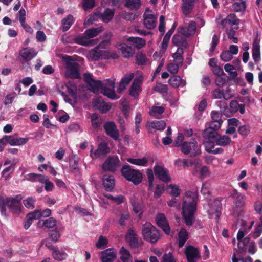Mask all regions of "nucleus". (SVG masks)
I'll use <instances>...</instances> for the list:
<instances>
[{
	"instance_id": "1",
	"label": "nucleus",
	"mask_w": 262,
	"mask_h": 262,
	"mask_svg": "<svg viewBox=\"0 0 262 262\" xmlns=\"http://www.w3.org/2000/svg\"><path fill=\"white\" fill-rule=\"evenodd\" d=\"M84 81L89 86V89L94 93H101L111 99H117L115 92V79H109L103 81L95 80L90 73H85L83 75Z\"/></svg>"
},
{
	"instance_id": "2",
	"label": "nucleus",
	"mask_w": 262,
	"mask_h": 262,
	"mask_svg": "<svg viewBox=\"0 0 262 262\" xmlns=\"http://www.w3.org/2000/svg\"><path fill=\"white\" fill-rule=\"evenodd\" d=\"M186 196L191 201H185L183 203L182 215L186 224L191 226L194 220V213L196 210L198 193L197 191H187Z\"/></svg>"
},
{
	"instance_id": "3",
	"label": "nucleus",
	"mask_w": 262,
	"mask_h": 262,
	"mask_svg": "<svg viewBox=\"0 0 262 262\" xmlns=\"http://www.w3.org/2000/svg\"><path fill=\"white\" fill-rule=\"evenodd\" d=\"M23 197L21 195H16L14 196L0 197V211L3 216H6V206L15 214H19L21 211V201Z\"/></svg>"
},
{
	"instance_id": "4",
	"label": "nucleus",
	"mask_w": 262,
	"mask_h": 262,
	"mask_svg": "<svg viewBox=\"0 0 262 262\" xmlns=\"http://www.w3.org/2000/svg\"><path fill=\"white\" fill-rule=\"evenodd\" d=\"M64 62L66 68L65 76L66 77L78 79L80 77L78 63L71 57L68 55H64L62 58Z\"/></svg>"
},
{
	"instance_id": "5",
	"label": "nucleus",
	"mask_w": 262,
	"mask_h": 262,
	"mask_svg": "<svg viewBox=\"0 0 262 262\" xmlns=\"http://www.w3.org/2000/svg\"><path fill=\"white\" fill-rule=\"evenodd\" d=\"M122 176L127 181L135 185H138L142 181V174L138 170H136L129 165H124L121 169Z\"/></svg>"
},
{
	"instance_id": "6",
	"label": "nucleus",
	"mask_w": 262,
	"mask_h": 262,
	"mask_svg": "<svg viewBox=\"0 0 262 262\" xmlns=\"http://www.w3.org/2000/svg\"><path fill=\"white\" fill-rule=\"evenodd\" d=\"M142 233L143 238L152 244L157 243L160 238L159 231L149 222H146L143 225Z\"/></svg>"
},
{
	"instance_id": "7",
	"label": "nucleus",
	"mask_w": 262,
	"mask_h": 262,
	"mask_svg": "<svg viewBox=\"0 0 262 262\" xmlns=\"http://www.w3.org/2000/svg\"><path fill=\"white\" fill-rule=\"evenodd\" d=\"M109 41H102L98 46L91 50L88 53V58L94 61L105 58L107 57V52L104 49L108 45Z\"/></svg>"
},
{
	"instance_id": "8",
	"label": "nucleus",
	"mask_w": 262,
	"mask_h": 262,
	"mask_svg": "<svg viewBox=\"0 0 262 262\" xmlns=\"http://www.w3.org/2000/svg\"><path fill=\"white\" fill-rule=\"evenodd\" d=\"M207 202V204H204L203 205L204 209L206 210L210 218L214 217L215 219L218 221L221 215L222 209L221 201L216 199L212 203H211V200L210 202Z\"/></svg>"
},
{
	"instance_id": "9",
	"label": "nucleus",
	"mask_w": 262,
	"mask_h": 262,
	"mask_svg": "<svg viewBox=\"0 0 262 262\" xmlns=\"http://www.w3.org/2000/svg\"><path fill=\"white\" fill-rule=\"evenodd\" d=\"M114 15L113 10L110 9H106L103 13L99 12H96L91 15L90 17L84 21V25L92 24L100 18L102 21L105 23L109 22L112 20Z\"/></svg>"
},
{
	"instance_id": "10",
	"label": "nucleus",
	"mask_w": 262,
	"mask_h": 262,
	"mask_svg": "<svg viewBox=\"0 0 262 262\" xmlns=\"http://www.w3.org/2000/svg\"><path fill=\"white\" fill-rule=\"evenodd\" d=\"M66 86L68 92L71 94L75 102L84 100L87 97L86 93L84 91L81 92L80 89L77 90L76 86L73 82H68Z\"/></svg>"
},
{
	"instance_id": "11",
	"label": "nucleus",
	"mask_w": 262,
	"mask_h": 262,
	"mask_svg": "<svg viewBox=\"0 0 262 262\" xmlns=\"http://www.w3.org/2000/svg\"><path fill=\"white\" fill-rule=\"evenodd\" d=\"M184 135L182 133L179 132L175 140V144L177 146H182V147H196L198 146L196 139L194 137L191 138L189 141H184Z\"/></svg>"
},
{
	"instance_id": "12",
	"label": "nucleus",
	"mask_w": 262,
	"mask_h": 262,
	"mask_svg": "<svg viewBox=\"0 0 262 262\" xmlns=\"http://www.w3.org/2000/svg\"><path fill=\"white\" fill-rule=\"evenodd\" d=\"M154 172L157 178L164 182H168L171 181V177L167 169L162 165H156L154 166Z\"/></svg>"
},
{
	"instance_id": "13",
	"label": "nucleus",
	"mask_w": 262,
	"mask_h": 262,
	"mask_svg": "<svg viewBox=\"0 0 262 262\" xmlns=\"http://www.w3.org/2000/svg\"><path fill=\"white\" fill-rule=\"evenodd\" d=\"M120 166V161L117 157H110L102 165L104 171H115Z\"/></svg>"
},
{
	"instance_id": "14",
	"label": "nucleus",
	"mask_w": 262,
	"mask_h": 262,
	"mask_svg": "<svg viewBox=\"0 0 262 262\" xmlns=\"http://www.w3.org/2000/svg\"><path fill=\"white\" fill-rule=\"evenodd\" d=\"M157 16L148 9H146L144 14V24L146 28L152 29L156 26Z\"/></svg>"
},
{
	"instance_id": "15",
	"label": "nucleus",
	"mask_w": 262,
	"mask_h": 262,
	"mask_svg": "<svg viewBox=\"0 0 262 262\" xmlns=\"http://www.w3.org/2000/svg\"><path fill=\"white\" fill-rule=\"evenodd\" d=\"M185 254L188 262H197L200 258L199 250L192 246H188L186 247Z\"/></svg>"
},
{
	"instance_id": "16",
	"label": "nucleus",
	"mask_w": 262,
	"mask_h": 262,
	"mask_svg": "<svg viewBox=\"0 0 262 262\" xmlns=\"http://www.w3.org/2000/svg\"><path fill=\"white\" fill-rule=\"evenodd\" d=\"M73 42L76 44L85 47L93 46L98 42L97 40L90 39L89 37L84 34V33L83 35L74 37Z\"/></svg>"
},
{
	"instance_id": "17",
	"label": "nucleus",
	"mask_w": 262,
	"mask_h": 262,
	"mask_svg": "<svg viewBox=\"0 0 262 262\" xmlns=\"http://www.w3.org/2000/svg\"><path fill=\"white\" fill-rule=\"evenodd\" d=\"M143 78L142 76H139L136 78L132 83L129 88V94L130 96L136 98L141 91V84Z\"/></svg>"
},
{
	"instance_id": "18",
	"label": "nucleus",
	"mask_w": 262,
	"mask_h": 262,
	"mask_svg": "<svg viewBox=\"0 0 262 262\" xmlns=\"http://www.w3.org/2000/svg\"><path fill=\"white\" fill-rule=\"evenodd\" d=\"M157 225L160 227L166 234L168 235L170 231L169 224L165 215L163 213H158L156 217Z\"/></svg>"
},
{
	"instance_id": "19",
	"label": "nucleus",
	"mask_w": 262,
	"mask_h": 262,
	"mask_svg": "<svg viewBox=\"0 0 262 262\" xmlns=\"http://www.w3.org/2000/svg\"><path fill=\"white\" fill-rule=\"evenodd\" d=\"M102 262H113L116 257V251L113 249H107L99 253Z\"/></svg>"
},
{
	"instance_id": "20",
	"label": "nucleus",
	"mask_w": 262,
	"mask_h": 262,
	"mask_svg": "<svg viewBox=\"0 0 262 262\" xmlns=\"http://www.w3.org/2000/svg\"><path fill=\"white\" fill-rule=\"evenodd\" d=\"M239 19L234 14H230L228 15L226 17L222 20L219 25L222 28H225L227 26H233L235 25H238Z\"/></svg>"
},
{
	"instance_id": "21",
	"label": "nucleus",
	"mask_w": 262,
	"mask_h": 262,
	"mask_svg": "<svg viewBox=\"0 0 262 262\" xmlns=\"http://www.w3.org/2000/svg\"><path fill=\"white\" fill-rule=\"evenodd\" d=\"M104 128L106 134L108 136L115 140L118 139L119 137V131L114 122H106L104 125Z\"/></svg>"
},
{
	"instance_id": "22",
	"label": "nucleus",
	"mask_w": 262,
	"mask_h": 262,
	"mask_svg": "<svg viewBox=\"0 0 262 262\" xmlns=\"http://www.w3.org/2000/svg\"><path fill=\"white\" fill-rule=\"evenodd\" d=\"M93 105L102 113H105L111 108V105L99 97L93 100Z\"/></svg>"
},
{
	"instance_id": "23",
	"label": "nucleus",
	"mask_w": 262,
	"mask_h": 262,
	"mask_svg": "<svg viewBox=\"0 0 262 262\" xmlns=\"http://www.w3.org/2000/svg\"><path fill=\"white\" fill-rule=\"evenodd\" d=\"M124 40L130 43L134 47L139 50L145 46L146 40L142 38L137 37L125 36Z\"/></svg>"
},
{
	"instance_id": "24",
	"label": "nucleus",
	"mask_w": 262,
	"mask_h": 262,
	"mask_svg": "<svg viewBox=\"0 0 262 262\" xmlns=\"http://www.w3.org/2000/svg\"><path fill=\"white\" fill-rule=\"evenodd\" d=\"M196 29V23L194 21H191L187 27H180L179 32L185 36H189L195 34Z\"/></svg>"
},
{
	"instance_id": "25",
	"label": "nucleus",
	"mask_w": 262,
	"mask_h": 262,
	"mask_svg": "<svg viewBox=\"0 0 262 262\" xmlns=\"http://www.w3.org/2000/svg\"><path fill=\"white\" fill-rule=\"evenodd\" d=\"M252 58L254 61L258 63L261 59L259 40L258 38L254 39L252 46Z\"/></svg>"
},
{
	"instance_id": "26",
	"label": "nucleus",
	"mask_w": 262,
	"mask_h": 262,
	"mask_svg": "<svg viewBox=\"0 0 262 262\" xmlns=\"http://www.w3.org/2000/svg\"><path fill=\"white\" fill-rule=\"evenodd\" d=\"M118 49L121 52L123 57L127 58L132 57L135 52L131 46H129L125 43L119 45Z\"/></svg>"
},
{
	"instance_id": "27",
	"label": "nucleus",
	"mask_w": 262,
	"mask_h": 262,
	"mask_svg": "<svg viewBox=\"0 0 262 262\" xmlns=\"http://www.w3.org/2000/svg\"><path fill=\"white\" fill-rule=\"evenodd\" d=\"M218 133L212 128H206L204 130L202 136L207 141L214 143Z\"/></svg>"
},
{
	"instance_id": "28",
	"label": "nucleus",
	"mask_w": 262,
	"mask_h": 262,
	"mask_svg": "<svg viewBox=\"0 0 262 262\" xmlns=\"http://www.w3.org/2000/svg\"><path fill=\"white\" fill-rule=\"evenodd\" d=\"M134 77V73H128L125 75L120 82L119 86L117 88V92L118 93H121L122 91H123L126 89L128 84L133 79Z\"/></svg>"
},
{
	"instance_id": "29",
	"label": "nucleus",
	"mask_w": 262,
	"mask_h": 262,
	"mask_svg": "<svg viewBox=\"0 0 262 262\" xmlns=\"http://www.w3.org/2000/svg\"><path fill=\"white\" fill-rule=\"evenodd\" d=\"M36 55L37 52L32 48H24L20 52V56L26 61H30Z\"/></svg>"
},
{
	"instance_id": "30",
	"label": "nucleus",
	"mask_w": 262,
	"mask_h": 262,
	"mask_svg": "<svg viewBox=\"0 0 262 262\" xmlns=\"http://www.w3.org/2000/svg\"><path fill=\"white\" fill-rule=\"evenodd\" d=\"M103 185L107 191L113 190L115 186L114 177L110 175H104L102 178Z\"/></svg>"
},
{
	"instance_id": "31",
	"label": "nucleus",
	"mask_w": 262,
	"mask_h": 262,
	"mask_svg": "<svg viewBox=\"0 0 262 262\" xmlns=\"http://www.w3.org/2000/svg\"><path fill=\"white\" fill-rule=\"evenodd\" d=\"M197 1L198 0H182L183 4L182 6V10L184 15H187L192 12L194 3Z\"/></svg>"
},
{
	"instance_id": "32",
	"label": "nucleus",
	"mask_w": 262,
	"mask_h": 262,
	"mask_svg": "<svg viewBox=\"0 0 262 262\" xmlns=\"http://www.w3.org/2000/svg\"><path fill=\"white\" fill-rule=\"evenodd\" d=\"M126 240L133 247H136L138 245V241L137 235L135 231L132 229L128 230L126 235Z\"/></svg>"
},
{
	"instance_id": "33",
	"label": "nucleus",
	"mask_w": 262,
	"mask_h": 262,
	"mask_svg": "<svg viewBox=\"0 0 262 262\" xmlns=\"http://www.w3.org/2000/svg\"><path fill=\"white\" fill-rule=\"evenodd\" d=\"M91 156L93 159L102 158L110 152V148H91Z\"/></svg>"
},
{
	"instance_id": "34",
	"label": "nucleus",
	"mask_w": 262,
	"mask_h": 262,
	"mask_svg": "<svg viewBox=\"0 0 262 262\" xmlns=\"http://www.w3.org/2000/svg\"><path fill=\"white\" fill-rule=\"evenodd\" d=\"M211 184L209 182H205L202 184L201 193L204 197L206 202H210L211 200Z\"/></svg>"
},
{
	"instance_id": "35",
	"label": "nucleus",
	"mask_w": 262,
	"mask_h": 262,
	"mask_svg": "<svg viewBox=\"0 0 262 262\" xmlns=\"http://www.w3.org/2000/svg\"><path fill=\"white\" fill-rule=\"evenodd\" d=\"M119 255L122 262H133V258L130 252L124 246L120 249Z\"/></svg>"
},
{
	"instance_id": "36",
	"label": "nucleus",
	"mask_w": 262,
	"mask_h": 262,
	"mask_svg": "<svg viewBox=\"0 0 262 262\" xmlns=\"http://www.w3.org/2000/svg\"><path fill=\"white\" fill-rule=\"evenodd\" d=\"M168 83L173 88L183 87L186 84L185 81L179 76H173L170 77L168 80Z\"/></svg>"
},
{
	"instance_id": "37",
	"label": "nucleus",
	"mask_w": 262,
	"mask_h": 262,
	"mask_svg": "<svg viewBox=\"0 0 262 262\" xmlns=\"http://www.w3.org/2000/svg\"><path fill=\"white\" fill-rule=\"evenodd\" d=\"M9 145L10 146H22L28 141V138H15L9 136Z\"/></svg>"
},
{
	"instance_id": "38",
	"label": "nucleus",
	"mask_w": 262,
	"mask_h": 262,
	"mask_svg": "<svg viewBox=\"0 0 262 262\" xmlns=\"http://www.w3.org/2000/svg\"><path fill=\"white\" fill-rule=\"evenodd\" d=\"M230 142L231 139L227 136H221L218 134L213 144L219 146H225L228 145Z\"/></svg>"
},
{
	"instance_id": "39",
	"label": "nucleus",
	"mask_w": 262,
	"mask_h": 262,
	"mask_svg": "<svg viewBox=\"0 0 262 262\" xmlns=\"http://www.w3.org/2000/svg\"><path fill=\"white\" fill-rule=\"evenodd\" d=\"M188 239V233L186 229L182 228L178 234V245L180 248L182 247Z\"/></svg>"
},
{
	"instance_id": "40",
	"label": "nucleus",
	"mask_w": 262,
	"mask_h": 262,
	"mask_svg": "<svg viewBox=\"0 0 262 262\" xmlns=\"http://www.w3.org/2000/svg\"><path fill=\"white\" fill-rule=\"evenodd\" d=\"M102 31L103 28L102 27L93 28L86 30L84 32V34H86L90 39L95 40L93 38L97 36Z\"/></svg>"
},
{
	"instance_id": "41",
	"label": "nucleus",
	"mask_w": 262,
	"mask_h": 262,
	"mask_svg": "<svg viewBox=\"0 0 262 262\" xmlns=\"http://www.w3.org/2000/svg\"><path fill=\"white\" fill-rule=\"evenodd\" d=\"M233 196L235 200V205L236 207L241 208L244 206L246 198L244 195L242 194L235 190L233 193Z\"/></svg>"
},
{
	"instance_id": "42",
	"label": "nucleus",
	"mask_w": 262,
	"mask_h": 262,
	"mask_svg": "<svg viewBox=\"0 0 262 262\" xmlns=\"http://www.w3.org/2000/svg\"><path fill=\"white\" fill-rule=\"evenodd\" d=\"M149 127L158 130H163L166 127V123L163 120L149 121L148 123Z\"/></svg>"
},
{
	"instance_id": "43",
	"label": "nucleus",
	"mask_w": 262,
	"mask_h": 262,
	"mask_svg": "<svg viewBox=\"0 0 262 262\" xmlns=\"http://www.w3.org/2000/svg\"><path fill=\"white\" fill-rule=\"evenodd\" d=\"M15 164L11 163V165L6 167L2 172V177L5 181H7L11 177V174L15 169Z\"/></svg>"
},
{
	"instance_id": "44",
	"label": "nucleus",
	"mask_w": 262,
	"mask_h": 262,
	"mask_svg": "<svg viewBox=\"0 0 262 262\" xmlns=\"http://www.w3.org/2000/svg\"><path fill=\"white\" fill-rule=\"evenodd\" d=\"M164 110L165 108L163 106H153L149 111V114L156 118H159Z\"/></svg>"
},
{
	"instance_id": "45",
	"label": "nucleus",
	"mask_w": 262,
	"mask_h": 262,
	"mask_svg": "<svg viewBox=\"0 0 262 262\" xmlns=\"http://www.w3.org/2000/svg\"><path fill=\"white\" fill-rule=\"evenodd\" d=\"M52 256L56 260L61 261L66 259L68 256L67 254L62 250H59L56 248L52 252Z\"/></svg>"
},
{
	"instance_id": "46",
	"label": "nucleus",
	"mask_w": 262,
	"mask_h": 262,
	"mask_svg": "<svg viewBox=\"0 0 262 262\" xmlns=\"http://www.w3.org/2000/svg\"><path fill=\"white\" fill-rule=\"evenodd\" d=\"M131 204L134 212L135 213H139V218L141 219L143 213V204L141 202H137L135 200H132Z\"/></svg>"
},
{
	"instance_id": "47",
	"label": "nucleus",
	"mask_w": 262,
	"mask_h": 262,
	"mask_svg": "<svg viewBox=\"0 0 262 262\" xmlns=\"http://www.w3.org/2000/svg\"><path fill=\"white\" fill-rule=\"evenodd\" d=\"M127 161L132 164H134L137 166H145L148 162V160L146 157H143L141 159H136V158H127Z\"/></svg>"
},
{
	"instance_id": "48",
	"label": "nucleus",
	"mask_w": 262,
	"mask_h": 262,
	"mask_svg": "<svg viewBox=\"0 0 262 262\" xmlns=\"http://www.w3.org/2000/svg\"><path fill=\"white\" fill-rule=\"evenodd\" d=\"M140 5V0H125V6L131 10H137Z\"/></svg>"
},
{
	"instance_id": "49",
	"label": "nucleus",
	"mask_w": 262,
	"mask_h": 262,
	"mask_svg": "<svg viewBox=\"0 0 262 262\" xmlns=\"http://www.w3.org/2000/svg\"><path fill=\"white\" fill-rule=\"evenodd\" d=\"M74 21V18L72 15H69L66 18L62 20L63 31H66L70 29Z\"/></svg>"
},
{
	"instance_id": "50",
	"label": "nucleus",
	"mask_w": 262,
	"mask_h": 262,
	"mask_svg": "<svg viewBox=\"0 0 262 262\" xmlns=\"http://www.w3.org/2000/svg\"><path fill=\"white\" fill-rule=\"evenodd\" d=\"M232 7L235 12H239L244 11L246 8V2L244 0L236 2L233 4Z\"/></svg>"
},
{
	"instance_id": "51",
	"label": "nucleus",
	"mask_w": 262,
	"mask_h": 262,
	"mask_svg": "<svg viewBox=\"0 0 262 262\" xmlns=\"http://www.w3.org/2000/svg\"><path fill=\"white\" fill-rule=\"evenodd\" d=\"M182 152L190 157L198 155L200 152V148H181Z\"/></svg>"
},
{
	"instance_id": "52",
	"label": "nucleus",
	"mask_w": 262,
	"mask_h": 262,
	"mask_svg": "<svg viewBox=\"0 0 262 262\" xmlns=\"http://www.w3.org/2000/svg\"><path fill=\"white\" fill-rule=\"evenodd\" d=\"M182 52V49L178 48L177 52L173 54V58L174 59V62L178 63L181 66L182 65L183 59L182 56L181 55V52Z\"/></svg>"
},
{
	"instance_id": "53",
	"label": "nucleus",
	"mask_w": 262,
	"mask_h": 262,
	"mask_svg": "<svg viewBox=\"0 0 262 262\" xmlns=\"http://www.w3.org/2000/svg\"><path fill=\"white\" fill-rule=\"evenodd\" d=\"M168 188L170 190L169 192L172 196H178L180 194L181 189L178 185L170 184L168 186Z\"/></svg>"
},
{
	"instance_id": "54",
	"label": "nucleus",
	"mask_w": 262,
	"mask_h": 262,
	"mask_svg": "<svg viewBox=\"0 0 262 262\" xmlns=\"http://www.w3.org/2000/svg\"><path fill=\"white\" fill-rule=\"evenodd\" d=\"M35 199L32 197H28L23 201L24 206L29 209H33L34 208Z\"/></svg>"
},
{
	"instance_id": "55",
	"label": "nucleus",
	"mask_w": 262,
	"mask_h": 262,
	"mask_svg": "<svg viewBox=\"0 0 262 262\" xmlns=\"http://www.w3.org/2000/svg\"><path fill=\"white\" fill-rule=\"evenodd\" d=\"M16 93L15 92H12L8 94L5 98L4 104L7 105L12 103L15 98L16 97Z\"/></svg>"
},
{
	"instance_id": "56",
	"label": "nucleus",
	"mask_w": 262,
	"mask_h": 262,
	"mask_svg": "<svg viewBox=\"0 0 262 262\" xmlns=\"http://www.w3.org/2000/svg\"><path fill=\"white\" fill-rule=\"evenodd\" d=\"M49 236L50 239L54 242H57L60 237V234L58 231L56 229L53 230H51L49 233Z\"/></svg>"
},
{
	"instance_id": "57",
	"label": "nucleus",
	"mask_w": 262,
	"mask_h": 262,
	"mask_svg": "<svg viewBox=\"0 0 262 262\" xmlns=\"http://www.w3.org/2000/svg\"><path fill=\"white\" fill-rule=\"evenodd\" d=\"M146 174L148 179L149 189H151L153 187L154 180V177L152 169H148L146 171Z\"/></svg>"
},
{
	"instance_id": "58",
	"label": "nucleus",
	"mask_w": 262,
	"mask_h": 262,
	"mask_svg": "<svg viewBox=\"0 0 262 262\" xmlns=\"http://www.w3.org/2000/svg\"><path fill=\"white\" fill-rule=\"evenodd\" d=\"M43 224L47 228H51L54 227L56 225V221L53 217L49 218L43 221Z\"/></svg>"
},
{
	"instance_id": "59",
	"label": "nucleus",
	"mask_w": 262,
	"mask_h": 262,
	"mask_svg": "<svg viewBox=\"0 0 262 262\" xmlns=\"http://www.w3.org/2000/svg\"><path fill=\"white\" fill-rule=\"evenodd\" d=\"M165 189L164 184H158L156 186L155 191L154 192V196L155 198H159L163 193Z\"/></svg>"
},
{
	"instance_id": "60",
	"label": "nucleus",
	"mask_w": 262,
	"mask_h": 262,
	"mask_svg": "<svg viewBox=\"0 0 262 262\" xmlns=\"http://www.w3.org/2000/svg\"><path fill=\"white\" fill-rule=\"evenodd\" d=\"M221 60L225 62H227L232 59V55L228 51H225L222 52L220 55Z\"/></svg>"
},
{
	"instance_id": "61",
	"label": "nucleus",
	"mask_w": 262,
	"mask_h": 262,
	"mask_svg": "<svg viewBox=\"0 0 262 262\" xmlns=\"http://www.w3.org/2000/svg\"><path fill=\"white\" fill-rule=\"evenodd\" d=\"M154 90L160 93H166L167 92V86L161 83H157L154 87Z\"/></svg>"
},
{
	"instance_id": "62",
	"label": "nucleus",
	"mask_w": 262,
	"mask_h": 262,
	"mask_svg": "<svg viewBox=\"0 0 262 262\" xmlns=\"http://www.w3.org/2000/svg\"><path fill=\"white\" fill-rule=\"evenodd\" d=\"M180 66L181 65L175 62L170 63L167 66V70L171 73L174 74L178 72Z\"/></svg>"
},
{
	"instance_id": "63",
	"label": "nucleus",
	"mask_w": 262,
	"mask_h": 262,
	"mask_svg": "<svg viewBox=\"0 0 262 262\" xmlns=\"http://www.w3.org/2000/svg\"><path fill=\"white\" fill-rule=\"evenodd\" d=\"M260 222L258 224L257 227L255 229V231L253 234V237L254 238H257L262 233V217H260Z\"/></svg>"
},
{
	"instance_id": "64",
	"label": "nucleus",
	"mask_w": 262,
	"mask_h": 262,
	"mask_svg": "<svg viewBox=\"0 0 262 262\" xmlns=\"http://www.w3.org/2000/svg\"><path fill=\"white\" fill-rule=\"evenodd\" d=\"M161 262H175V259L172 253L169 252L163 255Z\"/></svg>"
}]
</instances>
